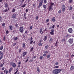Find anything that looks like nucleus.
<instances>
[{
  "label": "nucleus",
  "mask_w": 74,
  "mask_h": 74,
  "mask_svg": "<svg viewBox=\"0 0 74 74\" xmlns=\"http://www.w3.org/2000/svg\"><path fill=\"white\" fill-rule=\"evenodd\" d=\"M60 71H61V69H57L53 70V73L54 74H59L60 73Z\"/></svg>",
  "instance_id": "f257e3e1"
},
{
  "label": "nucleus",
  "mask_w": 74,
  "mask_h": 74,
  "mask_svg": "<svg viewBox=\"0 0 74 74\" xmlns=\"http://www.w3.org/2000/svg\"><path fill=\"white\" fill-rule=\"evenodd\" d=\"M44 3V1L43 0H41L39 1V5L38 6V8H40L41 6L42 5V4Z\"/></svg>",
  "instance_id": "f03ea898"
},
{
  "label": "nucleus",
  "mask_w": 74,
  "mask_h": 74,
  "mask_svg": "<svg viewBox=\"0 0 74 74\" xmlns=\"http://www.w3.org/2000/svg\"><path fill=\"white\" fill-rule=\"evenodd\" d=\"M50 5L48 7L49 11H50V10L52 9V6H53V5H54V3L51 2L50 3Z\"/></svg>",
  "instance_id": "7ed1b4c3"
},
{
  "label": "nucleus",
  "mask_w": 74,
  "mask_h": 74,
  "mask_svg": "<svg viewBox=\"0 0 74 74\" xmlns=\"http://www.w3.org/2000/svg\"><path fill=\"white\" fill-rule=\"evenodd\" d=\"M62 10L63 12H64L66 11V5L64 4L62 5Z\"/></svg>",
  "instance_id": "20e7f679"
},
{
  "label": "nucleus",
  "mask_w": 74,
  "mask_h": 74,
  "mask_svg": "<svg viewBox=\"0 0 74 74\" xmlns=\"http://www.w3.org/2000/svg\"><path fill=\"white\" fill-rule=\"evenodd\" d=\"M73 38H70L68 40V42L69 44H73Z\"/></svg>",
  "instance_id": "39448f33"
},
{
  "label": "nucleus",
  "mask_w": 74,
  "mask_h": 74,
  "mask_svg": "<svg viewBox=\"0 0 74 74\" xmlns=\"http://www.w3.org/2000/svg\"><path fill=\"white\" fill-rule=\"evenodd\" d=\"M20 32L21 33H23V27H21L19 29Z\"/></svg>",
  "instance_id": "423d86ee"
},
{
  "label": "nucleus",
  "mask_w": 74,
  "mask_h": 74,
  "mask_svg": "<svg viewBox=\"0 0 74 74\" xmlns=\"http://www.w3.org/2000/svg\"><path fill=\"white\" fill-rule=\"evenodd\" d=\"M11 64L12 66V67H14V68H15L16 67V64L15 63L12 62Z\"/></svg>",
  "instance_id": "0eeeda50"
},
{
  "label": "nucleus",
  "mask_w": 74,
  "mask_h": 74,
  "mask_svg": "<svg viewBox=\"0 0 74 74\" xmlns=\"http://www.w3.org/2000/svg\"><path fill=\"white\" fill-rule=\"evenodd\" d=\"M27 53L26 52L23 51V57H25V56L26 55V54H27Z\"/></svg>",
  "instance_id": "6e6552de"
},
{
  "label": "nucleus",
  "mask_w": 74,
  "mask_h": 74,
  "mask_svg": "<svg viewBox=\"0 0 74 74\" xmlns=\"http://www.w3.org/2000/svg\"><path fill=\"white\" fill-rule=\"evenodd\" d=\"M68 32L69 33H71L73 32V29L71 28H70L68 29Z\"/></svg>",
  "instance_id": "1a4fd4ad"
},
{
  "label": "nucleus",
  "mask_w": 74,
  "mask_h": 74,
  "mask_svg": "<svg viewBox=\"0 0 74 74\" xmlns=\"http://www.w3.org/2000/svg\"><path fill=\"white\" fill-rule=\"evenodd\" d=\"M12 18H16V15L15 14H13L12 16Z\"/></svg>",
  "instance_id": "9d476101"
},
{
  "label": "nucleus",
  "mask_w": 74,
  "mask_h": 74,
  "mask_svg": "<svg viewBox=\"0 0 74 74\" xmlns=\"http://www.w3.org/2000/svg\"><path fill=\"white\" fill-rule=\"evenodd\" d=\"M23 17H24L25 19H26L27 17H26V13H25L24 14Z\"/></svg>",
  "instance_id": "9b49d317"
},
{
  "label": "nucleus",
  "mask_w": 74,
  "mask_h": 74,
  "mask_svg": "<svg viewBox=\"0 0 74 74\" xmlns=\"http://www.w3.org/2000/svg\"><path fill=\"white\" fill-rule=\"evenodd\" d=\"M51 21H52L53 22H55V17H53L52 18Z\"/></svg>",
  "instance_id": "f8f14e48"
},
{
  "label": "nucleus",
  "mask_w": 74,
  "mask_h": 74,
  "mask_svg": "<svg viewBox=\"0 0 74 74\" xmlns=\"http://www.w3.org/2000/svg\"><path fill=\"white\" fill-rule=\"evenodd\" d=\"M74 69V66H71L70 69L71 70H73Z\"/></svg>",
  "instance_id": "ddd939ff"
},
{
  "label": "nucleus",
  "mask_w": 74,
  "mask_h": 74,
  "mask_svg": "<svg viewBox=\"0 0 74 74\" xmlns=\"http://www.w3.org/2000/svg\"><path fill=\"white\" fill-rule=\"evenodd\" d=\"M37 71L38 72H40V68L38 67H37L36 68Z\"/></svg>",
  "instance_id": "4468645a"
},
{
  "label": "nucleus",
  "mask_w": 74,
  "mask_h": 74,
  "mask_svg": "<svg viewBox=\"0 0 74 74\" xmlns=\"http://www.w3.org/2000/svg\"><path fill=\"white\" fill-rule=\"evenodd\" d=\"M53 41V38H51L49 40V42H52V41Z\"/></svg>",
  "instance_id": "2eb2a0df"
},
{
  "label": "nucleus",
  "mask_w": 74,
  "mask_h": 74,
  "mask_svg": "<svg viewBox=\"0 0 74 74\" xmlns=\"http://www.w3.org/2000/svg\"><path fill=\"white\" fill-rule=\"evenodd\" d=\"M38 45L39 46H40V47H41V46H42V43H41V42H39Z\"/></svg>",
  "instance_id": "dca6fc26"
},
{
  "label": "nucleus",
  "mask_w": 74,
  "mask_h": 74,
  "mask_svg": "<svg viewBox=\"0 0 74 74\" xmlns=\"http://www.w3.org/2000/svg\"><path fill=\"white\" fill-rule=\"evenodd\" d=\"M8 10H7V9H6L5 10H4L3 11V12H8Z\"/></svg>",
  "instance_id": "f3484780"
},
{
  "label": "nucleus",
  "mask_w": 74,
  "mask_h": 74,
  "mask_svg": "<svg viewBox=\"0 0 74 74\" xmlns=\"http://www.w3.org/2000/svg\"><path fill=\"white\" fill-rule=\"evenodd\" d=\"M5 8H7L8 7V4L7 3H6L5 5Z\"/></svg>",
  "instance_id": "a211bd4d"
},
{
  "label": "nucleus",
  "mask_w": 74,
  "mask_h": 74,
  "mask_svg": "<svg viewBox=\"0 0 74 74\" xmlns=\"http://www.w3.org/2000/svg\"><path fill=\"white\" fill-rule=\"evenodd\" d=\"M33 49H34V48L32 47L31 48V49L30 50V52H33Z\"/></svg>",
  "instance_id": "6ab92c4d"
},
{
  "label": "nucleus",
  "mask_w": 74,
  "mask_h": 74,
  "mask_svg": "<svg viewBox=\"0 0 74 74\" xmlns=\"http://www.w3.org/2000/svg\"><path fill=\"white\" fill-rule=\"evenodd\" d=\"M43 8H44L45 9H46V7H47V5H43Z\"/></svg>",
  "instance_id": "aec40b11"
},
{
  "label": "nucleus",
  "mask_w": 74,
  "mask_h": 74,
  "mask_svg": "<svg viewBox=\"0 0 74 74\" xmlns=\"http://www.w3.org/2000/svg\"><path fill=\"white\" fill-rule=\"evenodd\" d=\"M23 47L24 48H25V43L23 44Z\"/></svg>",
  "instance_id": "412c9836"
},
{
  "label": "nucleus",
  "mask_w": 74,
  "mask_h": 74,
  "mask_svg": "<svg viewBox=\"0 0 74 74\" xmlns=\"http://www.w3.org/2000/svg\"><path fill=\"white\" fill-rule=\"evenodd\" d=\"M9 27L10 30H12V26H10Z\"/></svg>",
  "instance_id": "4be33fe9"
},
{
  "label": "nucleus",
  "mask_w": 74,
  "mask_h": 74,
  "mask_svg": "<svg viewBox=\"0 0 74 74\" xmlns=\"http://www.w3.org/2000/svg\"><path fill=\"white\" fill-rule=\"evenodd\" d=\"M50 57H51V56L50 55H48L47 56V59H49V58Z\"/></svg>",
  "instance_id": "5701e85b"
},
{
  "label": "nucleus",
  "mask_w": 74,
  "mask_h": 74,
  "mask_svg": "<svg viewBox=\"0 0 74 74\" xmlns=\"http://www.w3.org/2000/svg\"><path fill=\"white\" fill-rule=\"evenodd\" d=\"M3 46H1L0 48V50L3 49Z\"/></svg>",
  "instance_id": "b1692460"
},
{
  "label": "nucleus",
  "mask_w": 74,
  "mask_h": 74,
  "mask_svg": "<svg viewBox=\"0 0 74 74\" xmlns=\"http://www.w3.org/2000/svg\"><path fill=\"white\" fill-rule=\"evenodd\" d=\"M72 2H73V0H69V4H71Z\"/></svg>",
  "instance_id": "393cba45"
},
{
  "label": "nucleus",
  "mask_w": 74,
  "mask_h": 74,
  "mask_svg": "<svg viewBox=\"0 0 74 74\" xmlns=\"http://www.w3.org/2000/svg\"><path fill=\"white\" fill-rule=\"evenodd\" d=\"M61 12H62V10L61 9H60L59 10L58 12V13H59V14H61Z\"/></svg>",
  "instance_id": "a878e982"
},
{
  "label": "nucleus",
  "mask_w": 74,
  "mask_h": 74,
  "mask_svg": "<svg viewBox=\"0 0 74 74\" xmlns=\"http://www.w3.org/2000/svg\"><path fill=\"white\" fill-rule=\"evenodd\" d=\"M3 58V55H1L0 57V60Z\"/></svg>",
  "instance_id": "bb28decb"
},
{
  "label": "nucleus",
  "mask_w": 74,
  "mask_h": 74,
  "mask_svg": "<svg viewBox=\"0 0 74 74\" xmlns=\"http://www.w3.org/2000/svg\"><path fill=\"white\" fill-rule=\"evenodd\" d=\"M47 36H45V38H44V41H46V40H47Z\"/></svg>",
  "instance_id": "cd10ccee"
},
{
  "label": "nucleus",
  "mask_w": 74,
  "mask_h": 74,
  "mask_svg": "<svg viewBox=\"0 0 74 74\" xmlns=\"http://www.w3.org/2000/svg\"><path fill=\"white\" fill-rule=\"evenodd\" d=\"M55 45L57 47H58V42H56V43L55 44Z\"/></svg>",
  "instance_id": "c85d7f7f"
},
{
  "label": "nucleus",
  "mask_w": 74,
  "mask_h": 74,
  "mask_svg": "<svg viewBox=\"0 0 74 74\" xmlns=\"http://www.w3.org/2000/svg\"><path fill=\"white\" fill-rule=\"evenodd\" d=\"M50 34H51V35H54V33L52 32H50Z\"/></svg>",
  "instance_id": "c756f323"
},
{
  "label": "nucleus",
  "mask_w": 74,
  "mask_h": 74,
  "mask_svg": "<svg viewBox=\"0 0 74 74\" xmlns=\"http://www.w3.org/2000/svg\"><path fill=\"white\" fill-rule=\"evenodd\" d=\"M55 64L56 66H58L59 65V63H58V62H57L55 63Z\"/></svg>",
  "instance_id": "7c9ffc66"
},
{
  "label": "nucleus",
  "mask_w": 74,
  "mask_h": 74,
  "mask_svg": "<svg viewBox=\"0 0 74 74\" xmlns=\"http://www.w3.org/2000/svg\"><path fill=\"white\" fill-rule=\"evenodd\" d=\"M18 38L17 37H16L14 38V41H16V40H17V39H18Z\"/></svg>",
  "instance_id": "2f4dec72"
},
{
  "label": "nucleus",
  "mask_w": 74,
  "mask_h": 74,
  "mask_svg": "<svg viewBox=\"0 0 74 74\" xmlns=\"http://www.w3.org/2000/svg\"><path fill=\"white\" fill-rule=\"evenodd\" d=\"M3 55V52L1 51H0V55Z\"/></svg>",
  "instance_id": "473e14b6"
},
{
  "label": "nucleus",
  "mask_w": 74,
  "mask_h": 74,
  "mask_svg": "<svg viewBox=\"0 0 74 74\" xmlns=\"http://www.w3.org/2000/svg\"><path fill=\"white\" fill-rule=\"evenodd\" d=\"M0 21H1V22H2V17H1V16H0Z\"/></svg>",
  "instance_id": "72a5a7b5"
},
{
  "label": "nucleus",
  "mask_w": 74,
  "mask_h": 74,
  "mask_svg": "<svg viewBox=\"0 0 74 74\" xmlns=\"http://www.w3.org/2000/svg\"><path fill=\"white\" fill-rule=\"evenodd\" d=\"M15 9L13 8L12 10V12H15Z\"/></svg>",
  "instance_id": "f704fd0d"
},
{
  "label": "nucleus",
  "mask_w": 74,
  "mask_h": 74,
  "mask_svg": "<svg viewBox=\"0 0 74 74\" xmlns=\"http://www.w3.org/2000/svg\"><path fill=\"white\" fill-rule=\"evenodd\" d=\"M42 28H41L40 30V33H41V32H42Z\"/></svg>",
  "instance_id": "c9c22d12"
},
{
  "label": "nucleus",
  "mask_w": 74,
  "mask_h": 74,
  "mask_svg": "<svg viewBox=\"0 0 74 74\" xmlns=\"http://www.w3.org/2000/svg\"><path fill=\"white\" fill-rule=\"evenodd\" d=\"M25 6H26V4H25L21 6V7H25Z\"/></svg>",
  "instance_id": "e433bc0d"
},
{
  "label": "nucleus",
  "mask_w": 74,
  "mask_h": 74,
  "mask_svg": "<svg viewBox=\"0 0 74 74\" xmlns=\"http://www.w3.org/2000/svg\"><path fill=\"white\" fill-rule=\"evenodd\" d=\"M49 19H47L46 21V23H47V22H49Z\"/></svg>",
  "instance_id": "4c0bfd02"
},
{
  "label": "nucleus",
  "mask_w": 74,
  "mask_h": 74,
  "mask_svg": "<svg viewBox=\"0 0 74 74\" xmlns=\"http://www.w3.org/2000/svg\"><path fill=\"white\" fill-rule=\"evenodd\" d=\"M45 48H46V49H48V47H49V46H48V45H47L45 47Z\"/></svg>",
  "instance_id": "58836bf2"
},
{
  "label": "nucleus",
  "mask_w": 74,
  "mask_h": 74,
  "mask_svg": "<svg viewBox=\"0 0 74 74\" xmlns=\"http://www.w3.org/2000/svg\"><path fill=\"white\" fill-rule=\"evenodd\" d=\"M23 2L22 1H21V4H20V5H23Z\"/></svg>",
  "instance_id": "ea45409f"
},
{
  "label": "nucleus",
  "mask_w": 74,
  "mask_h": 74,
  "mask_svg": "<svg viewBox=\"0 0 74 74\" xmlns=\"http://www.w3.org/2000/svg\"><path fill=\"white\" fill-rule=\"evenodd\" d=\"M21 51H22V49H20L18 51L19 53H20Z\"/></svg>",
  "instance_id": "a19ab883"
},
{
  "label": "nucleus",
  "mask_w": 74,
  "mask_h": 74,
  "mask_svg": "<svg viewBox=\"0 0 74 74\" xmlns=\"http://www.w3.org/2000/svg\"><path fill=\"white\" fill-rule=\"evenodd\" d=\"M12 69H13V67H11L10 68V70L11 71H12Z\"/></svg>",
  "instance_id": "79ce46f5"
},
{
  "label": "nucleus",
  "mask_w": 74,
  "mask_h": 74,
  "mask_svg": "<svg viewBox=\"0 0 74 74\" xmlns=\"http://www.w3.org/2000/svg\"><path fill=\"white\" fill-rule=\"evenodd\" d=\"M69 34H67L66 36V38H69Z\"/></svg>",
  "instance_id": "37998d69"
},
{
  "label": "nucleus",
  "mask_w": 74,
  "mask_h": 74,
  "mask_svg": "<svg viewBox=\"0 0 74 74\" xmlns=\"http://www.w3.org/2000/svg\"><path fill=\"white\" fill-rule=\"evenodd\" d=\"M43 1L45 4H46V3H47V0H43Z\"/></svg>",
  "instance_id": "c03bdc74"
},
{
  "label": "nucleus",
  "mask_w": 74,
  "mask_h": 74,
  "mask_svg": "<svg viewBox=\"0 0 74 74\" xmlns=\"http://www.w3.org/2000/svg\"><path fill=\"white\" fill-rule=\"evenodd\" d=\"M65 39H62V42H64V41H65Z\"/></svg>",
  "instance_id": "a18cd8bd"
},
{
  "label": "nucleus",
  "mask_w": 74,
  "mask_h": 74,
  "mask_svg": "<svg viewBox=\"0 0 74 74\" xmlns=\"http://www.w3.org/2000/svg\"><path fill=\"white\" fill-rule=\"evenodd\" d=\"M43 58V56H41L40 57V59H42Z\"/></svg>",
  "instance_id": "49530a36"
},
{
  "label": "nucleus",
  "mask_w": 74,
  "mask_h": 74,
  "mask_svg": "<svg viewBox=\"0 0 74 74\" xmlns=\"http://www.w3.org/2000/svg\"><path fill=\"white\" fill-rule=\"evenodd\" d=\"M73 10V7H72L71 6L69 10Z\"/></svg>",
  "instance_id": "de8ad7c7"
},
{
  "label": "nucleus",
  "mask_w": 74,
  "mask_h": 74,
  "mask_svg": "<svg viewBox=\"0 0 74 74\" xmlns=\"http://www.w3.org/2000/svg\"><path fill=\"white\" fill-rule=\"evenodd\" d=\"M3 40V41H5V36H4Z\"/></svg>",
  "instance_id": "09e8293b"
},
{
  "label": "nucleus",
  "mask_w": 74,
  "mask_h": 74,
  "mask_svg": "<svg viewBox=\"0 0 74 74\" xmlns=\"http://www.w3.org/2000/svg\"><path fill=\"white\" fill-rule=\"evenodd\" d=\"M33 40H32L30 41V44H33Z\"/></svg>",
  "instance_id": "8fccbe9b"
},
{
  "label": "nucleus",
  "mask_w": 74,
  "mask_h": 74,
  "mask_svg": "<svg viewBox=\"0 0 74 74\" xmlns=\"http://www.w3.org/2000/svg\"><path fill=\"white\" fill-rule=\"evenodd\" d=\"M15 26L16 27H18V25L17 24V23H16L15 25Z\"/></svg>",
  "instance_id": "3c124183"
},
{
  "label": "nucleus",
  "mask_w": 74,
  "mask_h": 74,
  "mask_svg": "<svg viewBox=\"0 0 74 74\" xmlns=\"http://www.w3.org/2000/svg\"><path fill=\"white\" fill-rule=\"evenodd\" d=\"M51 32H54V30L53 29H52L51 30Z\"/></svg>",
  "instance_id": "603ef678"
},
{
  "label": "nucleus",
  "mask_w": 74,
  "mask_h": 74,
  "mask_svg": "<svg viewBox=\"0 0 74 74\" xmlns=\"http://www.w3.org/2000/svg\"><path fill=\"white\" fill-rule=\"evenodd\" d=\"M9 33V31H8V30H7L6 32V33L7 34Z\"/></svg>",
  "instance_id": "864d4df0"
},
{
  "label": "nucleus",
  "mask_w": 74,
  "mask_h": 74,
  "mask_svg": "<svg viewBox=\"0 0 74 74\" xmlns=\"http://www.w3.org/2000/svg\"><path fill=\"white\" fill-rule=\"evenodd\" d=\"M18 64L20 65L21 64V61H19L18 62Z\"/></svg>",
  "instance_id": "5fc2aeb1"
},
{
  "label": "nucleus",
  "mask_w": 74,
  "mask_h": 74,
  "mask_svg": "<svg viewBox=\"0 0 74 74\" xmlns=\"http://www.w3.org/2000/svg\"><path fill=\"white\" fill-rule=\"evenodd\" d=\"M35 6H36V4H35V3H34L33 4V7H35Z\"/></svg>",
  "instance_id": "6e6d98bb"
},
{
  "label": "nucleus",
  "mask_w": 74,
  "mask_h": 74,
  "mask_svg": "<svg viewBox=\"0 0 74 74\" xmlns=\"http://www.w3.org/2000/svg\"><path fill=\"white\" fill-rule=\"evenodd\" d=\"M44 53H45L47 54L48 53V51H46L44 52Z\"/></svg>",
  "instance_id": "4d7b16f0"
},
{
  "label": "nucleus",
  "mask_w": 74,
  "mask_h": 74,
  "mask_svg": "<svg viewBox=\"0 0 74 74\" xmlns=\"http://www.w3.org/2000/svg\"><path fill=\"white\" fill-rule=\"evenodd\" d=\"M33 60H29V62H30V63H32V62H33Z\"/></svg>",
  "instance_id": "13d9d810"
},
{
  "label": "nucleus",
  "mask_w": 74,
  "mask_h": 74,
  "mask_svg": "<svg viewBox=\"0 0 74 74\" xmlns=\"http://www.w3.org/2000/svg\"><path fill=\"white\" fill-rule=\"evenodd\" d=\"M5 69V68L4 67H3L2 68V70L3 71Z\"/></svg>",
  "instance_id": "bf43d9fd"
},
{
  "label": "nucleus",
  "mask_w": 74,
  "mask_h": 74,
  "mask_svg": "<svg viewBox=\"0 0 74 74\" xmlns=\"http://www.w3.org/2000/svg\"><path fill=\"white\" fill-rule=\"evenodd\" d=\"M29 29L30 30H32V29H33V27H32V26H31L29 28Z\"/></svg>",
  "instance_id": "052dcab7"
},
{
  "label": "nucleus",
  "mask_w": 74,
  "mask_h": 74,
  "mask_svg": "<svg viewBox=\"0 0 74 74\" xmlns=\"http://www.w3.org/2000/svg\"><path fill=\"white\" fill-rule=\"evenodd\" d=\"M28 59H27L25 61V63H27V62H28Z\"/></svg>",
  "instance_id": "680f3d73"
},
{
  "label": "nucleus",
  "mask_w": 74,
  "mask_h": 74,
  "mask_svg": "<svg viewBox=\"0 0 74 74\" xmlns=\"http://www.w3.org/2000/svg\"><path fill=\"white\" fill-rule=\"evenodd\" d=\"M11 72V71L9 69L8 71L9 73H10Z\"/></svg>",
  "instance_id": "e2e57ef3"
},
{
  "label": "nucleus",
  "mask_w": 74,
  "mask_h": 74,
  "mask_svg": "<svg viewBox=\"0 0 74 74\" xmlns=\"http://www.w3.org/2000/svg\"><path fill=\"white\" fill-rule=\"evenodd\" d=\"M5 25V24L4 23H3L2 24V26H4Z\"/></svg>",
  "instance_id": "0e129e2a"
},
{
  "label": "nucleus",
  "mask_w": 74,
  "mask_h": 74,
  "mask_svg": "<svg viewBox=\"0 0 74 74\" xmlns=\"http://www.w3.org/2000/svg\"><path fill=\"white\" fill-rule=\"evenodd\" d=\"M0 67H3V64H1L0 65Z\"/></svg>",
  "instance_id": "69168bd1"
},
{
  "label": "nucleus",
  "mask_w": 74,
  "mask_h": 74,
  "mask_svg": "<svg viewBox=\"0 0 74 74\" xmlns=\"http://www.w3.org/2000/svg\"><path fill=\"white\" fill-rule=\"evenodd\" d=\"M55 68H56V69H58V68H59V66H56L55 67Z\"/></svg>",
  "instance_id": "338daca9"
},
{
  "label": "nucleus",
  "mask_w": 74,
  "mask_h": 74,
  "mask_svg": "<svg viewBox=\"0 0 74 74\" xmlns=\"http://www.w3.org/2000/svg\"><path fill=\"white\" fill-rule=\"evenodd\" d=\"M38 16H36V20H37V19H38Z\"/></svg>",
  "instance_id": "774afa93"
}]
</instances>
